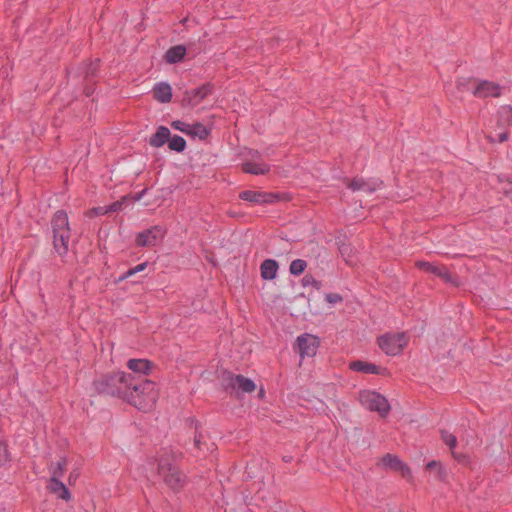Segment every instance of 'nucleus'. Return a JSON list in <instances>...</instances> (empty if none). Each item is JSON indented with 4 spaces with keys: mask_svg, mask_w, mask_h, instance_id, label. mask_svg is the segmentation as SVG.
I'll use <instances>...</instances> for the list:
<instances>
[{
    "mask_svg": "<svg viewBox=\"0 0 512 512\" xmlns=\"http://www.w3.org/2000/svg\"><path fill=\"white\" fill-rule=\"evenodd\" d=\"M441 435H442V439L445 442V444L447 446H449V448L451 449L453 456L455 458H459V456L455 450L456 446H457L456 436L453 435L452 433H449L448 431H442Z\"/></svg>",
    "mask_w": 512,
    "mask_h": 512,
    "instance_id": "nucleus-25",
    "label": "nucleus"
},
{
    "mask_svg": "<svg viewBox=\"0 0 512 512\" xmlns=\"http://www.w3.org/2000/svg\"><path fill=\"white\" fill-rule=\"evenodd\" d=\"M350 252H351V248L349 246H342L340 248V253H341L342 257L344 258V260L348 264L352 265L353 264V260L350 257Z\"/></svg>",
    "mask_w": 512,
    "mask_h": 512,
    "instance_id": "nucleus-31",
    "label": "nucleus"
},
{
    "mask_svg": "<svg viewBox=\"0 0 512 512\" xmlns=\"http://www.w3.org/2000/svg\"><path fill=\"white\" fill-rule=\"evenodd\" d=\"M350 369L356 372H361L365 374H382L385 369H380L378 366L364 362V361H353L349 364Z\"/></svg>",
    "mask_w": 512,
    "mask_h": 512,
    "instance_id": "nucleus-15",
    "label": "nucleus"
},
{
    "mask_svg": "<svg viewBox=\"0 0 512 512\" xmlns=\"http://www.w3.org/2000/svg\"><path fill=\"white\" fill-rule=\"evenodd\" d=\"M172 127L182 133H185L186 135L189 134V130L191 128V124L181 121V120H175L172 122Z\"/></svg>",
    "mask_w": 512,
    "mask_h": 512,
    "instance_id": "nucleus-29",
    "label": "nucleus"
},
{
    "mask_svg": "<svg viewBox=\"0 0 512 512\" xmlns=\"http://www.w3.org/2000/svg\"><path fill=\"white\" fill-rule=\"evenodd\" d=\"M264 394H265V392H264V390L261 388V389L259 390V397H263V396H264Z\"/></svg>",
    "mask_w": 512,
    "mask_h": 512,
    "instance_id": "nucleus-41",
    "label": "nucleus"
},
{
    "mask_svg": "<svg viewBox=\"0 0 512 512\" xmlns=\"http://www.w3.org/2000/svg\"><path fill=\"white\" fill-rule=\"evenodd\" d=\"M165 236V230L161 226H154L140 232L136 237V244L142 247H152L159 244Z\"/></svg>",
    "mask_w": 512,
    "mask_h": 512,
    "instance_id": "nucleus-7",
    "label": "nucleus"
},
{
    "mask_svg": "<svg viewBox=\"0 0 512 512\" xmlns=\"http://www.w3.org/2000/svg\"><path fill=\"white\" fill-rule=\"evenodd\" d=\"M260 270L263 279L272 280L277 275L278 264L275 260L267 259L261 264Z\"/></svg>",
    "mask_w": 512,
    "mask_h": 512,
    "instance_id": "nucleus-17",
    "label": "nucleus"
},
{
    "mask_svg": "<svg viewBox=\"0 0 512 512\" xmlns=\"http://www.w3.org/2000/svg\"><path fill=\"white\" fill-rule=\"evenodd\" d=\"M66 466L65 460H60L50 466L51 477L60 478L63 475Z\"/></svg>",
    "mask_w": 512,
    "mask_h": 512,
    "instance_id": "nucleus-28",
    "label": "nucleus"
},
{
    "mask_svg": "<svg viewBox=\"0 0 512 512\" xmlns=\"http://www.w3.org/2000/svg\"><path fill=\"white\" fill-rule=\"evenodd\" d=\"M109 212V208L108 207H97V208H94L91 213H93L94 215H103V214H106Z\"/></svg>",
    "mask_w": 512,
    "mask_h": 512,
    "instance_id": "nucleus-36",
    "label": "nucleus"
},
{
    "mask_svg": "<svg viewBox=\"0 0 512 512\" xmlns=\"http://www.w3.org/2000/svg\"><path fill=\"white\" fill-rule=\"evenodd\" d=\"M500 93L501 88L497 84L489 81H480L473 88V94L480 98L496 97L499 96Z\"/></svg>",
    "mask_w": 512,
    "mask_h": 512,
    "instance_id": "nucleus-12",
    "label": "nucleus"
},
{
    "mask_svg": "<svg viewBox=\"0 0 512 512\" xmlns=\"http://www.w3.org/2000/svg\"><path fill=\"white\" fill-rule=\"evenodd\" d=\"M9 460L6 445L0 442V465L6 463Z\"/></svg>",
    "mask_w": 512,
    "mask_h": 512,
    "instance_id": "nucleus-32",
    "label": "nucleus"
},
{
    "mask_svg": "<svg viewBox=\"0 0 512 512\" xmlns=\"http://www.w3.org/2000/svg\"><path fill=\"white\" fill-rule=\"evenodd\" d=\"M306 266L307 264L304 260L296 259L291 262L289 270L293 275H300L304 272Z\"/></svg>",
    "mask_w": 512,
    "mask_h": 512,
    "instance_id": "nucleus-27",
    "label": "nucleus"
},
{
    "mask_svg": "<svg viewBox=\"0 0 512 512\" xmlns=\"http://www.w3.org/2000/svg\"><path fill=\"white\" fill-rule=\"evenodd\" d=\"M409 338L404 332L386 333L378 338L381 350L390 356L400 354L407 346Z\"/></svg>",
    "mask_w": 512,
    "mask_h": 512,
    "instance_id": "nucleus-4",
    "label": "nucleus"
},
{
    "mask_svg": "<svg viewBox=\"0 0 512 512\" xmlns=\"http://www.w3.org/2000/svg\"><path fill=\"white\" fill-rule=\"evenodd\" d=\"M325 299L330 304H337L342 301V297L337 293H329L325 296Z\"/></svg>",
    "mask_w": 512,
    "mask_h": 512,
    "instance_id": "nucleus-33",
    "label": "nucleus"
},
{
    "mask_svg": "<svg viewBox=\"0 0 512 512\" xmlns=\"http://www.w3.org/2000/svg\"><path fill=\"white\" fill-rule=\"evenodd\" d=\"M240 198L252 203H263L267 201L266 195L252 190L241 192Z\"/></svg>",
    "mask_w": 512,
    "mask_h": 512,
    "instance_id": "nucleus-24",
    "label": "nucleus"
},
{
    "mask_svg": "<svg viewBox=\"0 0 512 512\" xmlns=\"http://www.w3.org/2000/svg\"><path fill=\"white\" fill-rule=\"evenodd\" d=\"M505 194H512V181L507 182L501 188Z\"/></svg>",
    "mask_w": 512,
    "mask_h": 512,
    "instance_id": "nucleus-39",
    "label": "nucleus"
},
{
    "mask_svg": "<svg viewBox=\"0 0 512 512\" xmlns=\"http://www.w3.org/2000/svg\"><path fill=\"white\" fill-rule=\"evenodd\" d=\"M228 385L236 393H251L256 389V384L254 383L253 380L241 375L230 376Z\"/></svg>",
    "mask_w": 512,
    "mask_h": 512,
    "instance_id": "nucleus-11",
    "label": "nucleus"
},
{
    "mask_svg": "<svg viewBox=\"0 0 512 512\" xmlns=\"http://www.w3.org/2000/svg\"><path fill=\"white\" fill-rule=\"evenodd\" d=\"M186 54V48L182 45L171 47L165 54L168 63L180 62Z\"/></svg>",
    "mask_w": 512,
    "mask_h": 512,
    "instance_id": "nucleus-20",
    "label": "nucleus"
},
{
    "mask_svg": "<svg viewBox=\"0 0 512 512\" xmlns=\"http://www.w3.org/2000/svg\"><path fill=\"white\" fill-rule=\"evenodd\" d=\"M418 266L422 269H426L432 272L437 271V268L433 267V265L428 262H418Z\"/></svg>",
    "mask_w": 512,
    "mask_h": 512,
    "instance_id": "nucleus-35",
    "label": "nucleus"
},
{
    "mask_svg": "<svg viewBox=\"0 0 512 512\" xmlns=\"http://www.w3.org/2000/svg\"><path fill=\"white\" fill-rule=\"evenodd\" d=\"M47 488L51 493L57 495V497L60 499L65 501H69L71 499V494L68 488L56 477H50Z\"/></svg>",
    "mask_w": 512,
    "mask_h": 512,
    "instance_id": "nucleus-13",
    "label": "nucleus"
},
{
    "mask_svg": "<svg viewBox=\"0 0 512 512\" xmlns=\"http://www.w3.org/2000/svg\"><path fill=\"white\" fill-rule=\"evenodd\" d=\"M426 468L428 470H435L440 478H442V467L441 465L436 461H431L426 465Z\"/></svg>",
    "mask_w": 512,
    "mask_h": 512,
    "instance_id": "nucleus-34",
    "label": "nucleus"
},
{
    "mask_svg": "<svg viewBox=\"0 0 512 512\" xmlns=\"http://www.w3.org/2000/svg\"><path fill=\"white\" fill-rule=\"evenodd\" d=\"M153 90L155 99L161 103H168L172 98V88L168 83L160 82Z\"/></svg>",
    "mask_w": 512,
    "mask_h": 512,
    "instance_id": "nucleus-16",
    "label": "nucleus"
},
{
    "mask_svg": "<svg viewBox=\"0 0 512 512\" xmlns=\"http://www.w3.org/2000/svg\"><path fill=\"white\" fill-rule=\"evenodd\" d=\"M320 341L319 338L313 334L304 333L299 335L296 339L297 350L302 359L313 357L316 355Z\"/></svg>",
    "mask_w": 512,
    "mask_h": 512,
    "instance_id": "nucleus-6",
    "label": "nucleus"
},
{
    "mask_svg": "<svg viewBox=\"0 0 512 512\" xmlns=\"http://www.w3.org/2000/svg\"><path fill=\"white\" fill-rule=\"evenodd\" d=\"M146 266H147L146 263H141V264L135 266L134 268L129 269L123 276L120 277V280L126 279L138 272L143 271L146 268Z\"/></svg>",
    "mask_w": 512,
    "mask_h": 512,
    "instance_id": "nucleus-30",
    "label": "nucleus"
},
{
    "mask_svg": "<svg viewBox=\"0 0 512 512\" xmlns=\"http://www.w3.org/2000/svg\"><path fill=\"white\" fill-rule=\"evenodd\" d=\"M158 473L163 477L164 481L172 488H176L183 482L182 473L176 468L166 463L159 464Z\"/></svg>",
    "mask_w": 512,
    "mask_h": 512,
    "instance_id": "nucleus-9",
    "label": "nucleus"
},
{
    "mask_svg": "<svg viewBox=\"0 0 512 512\" xmlns=\"http://www.w3.org/2000/svg\"><path fill=\"white\" fill-rule=\"evenodd\" d=\"M158 399V389L154 382L145 380L135 382L132 377V385L126 392V400L141 410L151 409Z\"/></svg>",
    "mask_w": 512,
    "mask_h": 512,
    "instance_id": "nucleus-1",
    "label": "nucleus"
},
{
    "mask_svg": "<svg viewBox=\"0 0 512 512\" xmlns=\"http://www.w3.org/2000/svg\"><path fill=\"white\" fill-rule=\"evenodd\" d=\"M168 146L173 151L182 152L186 147V141L183 137L175 135L171 138L169 137Z\"/></svg>",
    "mask_w": 512,
    "mask_h": 512,
    "instance_id": "nucleus-26",
    "label": "nucleus"
},
{
    "mask_svg": "<svg viewBox=\"0 0 512 512\" xmlns=\"http://www.w3.org/2000/svg\"><path fill=\"white\" fill-rule=\"evenodd\" d=\"M361 405L370 410L377 412L380 416H386L390 411L388 400L373 390H364L359 394Z\"/></svg>",
    "mask_w": 512,
    "mask_h": 512,
    "instance_id": "nucleus-5",
    "label": "nucleus"
},
{
    "mask_svg": "<svg viewBox=\"0 0 512 512\" xmlns=\"http://www.w3.org/2000/svg\"><path fill=\"white\" fill-rule=\"evenodd\" d=\"M54 248L58 254L63 255L68 251L70 237L68 216L63 211L55 213L53 218Z\"/></svg>",
    "mask_w": 512,
    "mask_h": 512,
    "instance_id": "nucleus-3",
    "label": "nucleus"
},
{
    "mask_svg": "<svg viewBox=\"0 0 512 512\" xmlns=\"http://www.w3.org/2000/svg\"><path fill=\"white\" fill-rule=\"evenodd\" d=\"M210 92V85L205 84L190 91H186L183 100L188 106L195 107L199 105L202 100L210 94Z\"/></svg>",
    "mask_w": 512,
    "mask_h": 512,
    "instance_id": "nucleus-10",
    "label": "nucleus"
},
{
    "mask_svg": "<svg viewBox=\"0 0 512 512\" xmlns=\"http://www.w3.org/2000/svg\"><path fill=\"white\" fill-rule=\"evenodd\" d=\"M505 140H507V134L506 133H501L499 135V141L500 142H504Z\"/></svg>",
    "mask_w": 512,
    "mask_h": 512,
    "instance_id": "nucleus-40",
    "label": "nucleus"
},
{
    "mask_svg": "<svg viewBox=\"0 0 512 512\" xmlns=\"http://www.w3.org/2000/svg\"><path fill=\"white\" fill-rule=\"evenodd\" d=\"M202 438H203V436L200 432L196 433L194 436L195 446L197 448H199L200 450H202Z\"/></svg>",
    "mask_w": 512,
    "mask_h": 512,
    "instance_id": "nucleus-37",
    "label": "nucleus"
},
{
    "mask_svg": "<svg viewBox=\"0 0 512 512\" xmlns=\"http://www.w3.org/2000/svg\"><path fill=\"white\" fill-rule=\"evenodd\" d=\"M122 203L123 202H114L113 204L108 206L109 212H116V211L120 210L122 207Z\"/></svg>",
    "mask_w": 512,
    "mask_h": 512,
    "instance_id": "nucleus-38",
    "label": "nucleus"
},
{
    "mask_svg": "<svg viewBox=\"0 0 512 512\" xmlns=\"http://www.w3.org/2000/svg\"><path fill=\"white\" fill-rule=\"evenodd\" d=\"M127 366L138 374L146 375L151 371V363L146 359H130Z\"/></svg>",
    "mask_w": 512,
    "mask_h": 512,
    "instance_id": "nucleus-18",
    "label": "nucleus"
},
{
    "mask_svg": "<svg viewBox=\"0 0 512 512\" xmlns=\"http://www.w3.org/2000/svg\"><path fill=\"white\" fill-rule=\"evenodd\" d=\"M243 170L246 173L261 175L269 171V167L264 163L246 162L243 164Z\"/></svg>",
    "mask_w": 512,
    "mask_h": 512,
    "instance_id": "nucleus-21",
    "label": "nucleus"
},
{
    "mask_svg": "<svg viewBox=\"0 0 512 512\" xmlns=\"http://www.w3.org/2000/svg\"><path fill=\"white\" fill-rule=\"evenodd\" d=\"M378 465L382 468L399 472L403 477H411L410 468L395 455H385L379 460Z\"/></svg>",
    "mask_w": 512,
    "mask_h": 512,
    "instance_id": "nucleus-8",
    "label": "nucleus"
},
{
    "mask_svg": "<svg viewBox=\"0 0 512 512\" xmlns=\"http://www.w3.org/2000/svg\"><path fill=\"white\" fill-rule=\"evenodd\" d=\"M381 185L382 182L379 180L365 181L363 179H355L351 182L350 188L353 191H364L367 193H372L379 189Z\"/></svg>",
    "mask_w": 512,
    "mask_h": 512,
    "instance_id": "nucleus-14",
    "label": "nucleus"
},
{
    "mask_svg": "<svg viewBox=\"0 0 512 512\" xmlns=\"http://www.w3.org/2000/svg\"><path fill=\"white\" fill-rule=\"evenodd\" d=\"M170 137V131L167 127L160 126L156 133L151 137L149 143L153 147H161L163 146Z\"/></svg>",
    "mask_w": 512,
    "mask_h": 512,
    "instance_id": "nucleus-19",
    "label": "nucleus"
},
{
    "mask_svg": "<svg viewBox=\"0 0 512 512\" xmlns=\"http://www.w3.org/2000/svg\"><path fill=\"white\" fill-rule=\"evenodd\" d=\"M498 121L500 126L512 125V107L504 105L498 110Z\"/></svg>",
    "mask_w": 512,
    "mask_h": 512,
    "instance_id": "nucleus-23",
    "label": "nucleus"
},
{
    "mask_svg": "<svg viewBox=\"0 0 512 512\" xmlns=\"http://www.w3.org/2000/svg\"><path fill=\"white\" fill-rule=\"evenodd\" d=\"M209 134V130L206 126L199 122H195L191 124V128L189 130L188 136L194 139L204 140Z\"/></svg>",
    "mask_w": 512,
    "mask_h": 512,
    "instance_id": "nucleus-22",
    "label": "nucleus"
},
{
    "mask_svg": "<svg viewBox=\"0 0 512 512\" xmlns=\"http://www.w3.org/2000/svg\"><path fill=\"white\" fill-rule=\"evenodd\" d=\"M129 385H132V376L124 372H117L98 381L96 388L100 393L117 395L126 399Z\"/></svg>",
    "mask_w": 512,
    "mask_h": 512,
    "instance_id": "nucleus-2",
    "label": "nucleus"
}]
</instances>
